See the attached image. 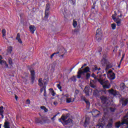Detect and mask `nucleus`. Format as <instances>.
<instances>
[{"label":"nucleus","instance_id":"f257e3e1","mask_svg":"<svg viewBox=\"0 0 128 128\" xmlns=\"http://www.w3.org/2000/svg\"><path fill=\"white\" fill-rule=\"evenodd\" d=\"M97 76L94 77L95 80H97L100 84L103 86L104 88H110V84L108 80H106V74H102L100 72H97Z\"/></svg>","mask_w":128,"mask_h":128},{"label":"nucleus","instance_id":"f03ea898","mask_svg":"<svg viewBox=\"0 0 128 128\" xmlns=\"http://www.w3.org/2000/svg\"><path fill=\"white\" fill-rule=\"evenodd\" d=\"M122 14L120 11H118L117 12H114V14L112 16V18L116 22L118 26H122V20L120 18H122Z\"/></svg>","mask_w":128,"mask_h":128},{"label":"nucleus","instance_id":"7ed1b4c3","mask_svg":"<svg viewBox=\"0 0 128 128\" xmlns=\"http://www.w3.org/2000/svg\"><path fill=\"white\" fill-rule=\"evenodd\" d=\"M88 72H90V68L88 66L83 69V71L80 70L78 71L77 76L78 78H82V74L84 75V74H88Z\"/></svg>","mask_w":128,"mask_h":128},{"label":"nucleus","instance_id":"20e7f679","mask_svg":"<svg viewBox=\"0 0 128 128\" xmlns=\"http://www.w3.org/2000/svg\"><path fill=\"white\" fill-rule=\"evenodd\" d=\"M101 64L102 66H106V70H108V68H112V64L108 62V60H106V58H103L101 60Z\"/></svg>","mask_w":128,"mask_h":128},{"label":"nucleus","instance_id":"39448f33","mask_svg":"<svg viewBox=\"0 0 128 128\" xmlns=\"http://www.w3.org/2000/svg\"><path fill=\"white\" fill-rule=\"evenodd\" d=\"M102 30L98 28L96 31V40L98 42H100V40H102Z\"/></svg>","mask_w":128,"mask_h":128},{"label":"nucleus","instance_id":"423d86ee","mask_svg":"<svg viewBox=\"0 0 128 128\" xmlns=\"http://www.w3.org/2000/svg\"><path fill=\"white\" fill-rule=\"evenodd\" d=\"M38 84L40 86H44L48 84V80L44 79L42 80V78H40L38 80Z\"/></svg>","mask_w":128,"mask_h":128},{"label":"nucleus","instance_id":"0eeeda50","mask_svg":"<svg viewBox=\"0 0 128 128\" xmlns=\"http://www.w3.org/2000/svg\"><path fill=\"white\" fill-rule=\"evenodd\" d=\"M108 91L110 94H112V96H118V94H120V92H118L114 89L109 90Z\"/></svg>","mask_w":128,"mask_h":128},{"label":"nucleus","instance_id":"6e6552de","mask_svg":"<svg viewBox=\"0 0 128 128\" xmlns=\"http://www.w3.org/2000/svg\"><path fill=\"white\" fill-rule=\"evenodd\" d=\"M108 76L110 80H114V78H116V74L110 71H109V73L108 74Z\"/></svg>","mask_w":128,"mask_h":128},{"label":"nucleus","instance_id":"1a4fd4ad","mask_svg":"<svg viewBox=\"0 0 128 128\" xmlns=\"http://www.w3.org/2000/svg\"><path fill=\"white\" fill-rule=\"evenodd\" d=\"M93 116H100V112L96 109H93L92 111Z\"/></svg>","mask_w":128,"mask_h":128},{"label":"nucleus","instance_id":"9d476101","mask_svg":"<svg viewBox=\"0 0 128 128\" xmlns=\"http://www.w3.org/2000/svg\"><path fill=\"white\" fill-rule=\"evenodd\" d=\"M6 52H6L5 54L6 56H8V54H12V46H9L8 47Z\"/></svg>","mask_w":128,"mask_h":128},{"label":"nucleus","instance_id":"9b49d317","mask_svg":"<svg viewBox=\"0 0 128 128\" xmlns=\"http://www.w3.org/2000/svg\"><path fill=\"white\" fill-rule=\"evenodd\" d=\"M86 96H90V86H86L84 90Z\"/></svg>","mask_w":128,"mask_h":128},{"label":"nucleus","instance_id":"f8f14e48","mask_svg":"<svg viewBox=\"0 0 128 128\" xmlns=\"http://www.w3.org/2000/svg\"><path fill=\"white\" fill-rule=\"evenodd\" d=\"M30 30L32 34H34V32L36 30V26H29Z\"/></svg>","mask_w":128,"mask_h":128},{"label":"nucleus","instance_id":"ddd939ff","mask_svg":"<svg viewBox=\"0 0 128 128\" xmlns=\"http://www.w3.org/2000/svg\"><path fill=\"white\" fill-rule=\"evenodd\" d=\"M121 102H122V106H126L128 104V100L124 98H122L121 99Z\"/></svg>","mask_w":128,"mask_h":128},{"label":"nucleus","instance_id":"4468645a","mask_svg":"<svg viewBox=\"0 0 128 128\" xmlns=\"http://www.w3.org/2000/svg\"><path fill=\"white\" fill-rule=\"evenodd\" d=\"M90 118L89 117L86 116V120H85V122L84 124V128H86V126H88V124H90Z\"/></svg>","mask_w":128,"mask_h":128},{"label":"nucleus","instance_id":"2eb2a0df","mask_svg":"<svg viewBox=\"0 0 128 128\" xmlns=\"http://www.w3.org/2000/svg\"><path fill=\"white\" fill-rule=\"evenodd\" d=\"M72 102H74V98H66V102L68 104Z\"/></svg>","mask_w":128,"mask_h":128},{"label":"nucleus","instance_id":"dca6fc26","mask_svg":"<svg viewBox=\"0 0 128 128\" xmlns=\"http://www.w3.org/2000/svg\"><path fill=\"white\" fill-rule=\"evenodd\" d=\"M16 40L20 42V44H22V39H20V33L17 34V36L16 37Z\"/></svg>","mask_w":128,"mask_h":128},{"label":"nucleus","instance_id":"f3484780","mask_svg":"<svg viewBox=\"0 0 128 128\" xmlns=\"http://www.w3.org/2000/svg\"><path fill=\"white\" fill-rule=\"evenodd\" d=\"M72 120L70 118H68L67 120H66L64 122V124H72Z\"/></svg>","mask_w":128,"mask_h":128},{"label":"nucleus","instance_id":"a211bd4d","mask_svg":"<svg viewBox=\"0 0 128 128\" xmlns=\"http://www.w3.org/2000/svg\"><path fill=\"white\" fill-rule=\"evenodd\" d=\"M92 72H96V70H100V68H98L97 66H93L92 68Z\"/></svg>","mask_w":128,"mask_h":128},{"label":"nucleus","instance_id":"6ab92c4d","mask_svg":"<svg viewBox=\"0 0 128 128\" xmlns=\"http://www.w3.org/2000/svg\"><path fill=\"white\" fill-rule=\"evenodd\" d=\"M48 16H50V11H45L44 20H48Z\"/></svg>","mask_w":128,"mask_h":128},{"label":"nucleus","instance_id":"aec40b11","mask_svg":"<svg viewBox=\"0 0 128 128\" xmlns=\"http://www.w3.org/2000/svg\"><path fill=\"white\" fill-rule=\"evenodd\" d=\"M0 114L2 116V118H4V106H1L0 107Z\"/></svg>","mask_w":128,"mask_h":128},{"label":"nucleus","instance_id":"412c9836","mask_svg":"<svg viewBox=\"0 0 128 128\" xmlns=\"http://www.w3.org/2000/svg\"><path fill=\"white\" fill-rule=\"evenodd\" d=\"M102 90H100V91L98 90H96L94 92V96H100V92H102Z\"/></svg>","mask_w":128,"mask_h":128},{"label":"nucleus","instance_id":"4be33fe9","mask_svg":"<svg viewBox=\"0 0 128 128\" xmlns=\"http://www.w3.org/2000/svg\"><path fill=\"white\" fill-rule=\"evenodd\" d=\"M126 84H124V83L122 82L120 84V88L121 90H124L126 88Z\"/></svg>","mask_w":128,"mask_h":128},{"label":"nucleus","instance_id":"5701e85b","mask_svg":"<svg viewBox=\"0 0 128 128\" xmlns=\"http://www.w3.org/2000/svg\"><path fill=\"white\" fill-rule=\"evenodd\" d=\"M4 128H10V122L6 121L4 123Z\"/></svg>","mask_w":128,"mask_h":128},{"label":"nucleus","instance_id":"b1692460","mask_svg":"<svg viewBox=\"0 0 128 128\" xmlns=\"http://www.w3.org/2000/svg\"><path fill=\"white\" fill-rule=\"evenodd\" d=\"M68 118V116H62L61 117V119L64 122H66Z\"/></svg>","mask_w":128,"mask_h":128},{"label":"nucleus","instance_id":"393cba45","mask_svg":"<svg viewBox=\"0 0 128 128\" xmlns=\"http://www.w3.org/2000/svg\"><path fill=\"white\" fill-rule=\"evenodd\" d=\"M68 118V116H62L61 117V119L64 122H66Z\"/></svg>","mask_w":128,"mask_h":128},{"label":"nucleus","instance_id":"a878e982","mask_svg":"<svg viewBox=\"0 0 128 128\" xmlns=\"http://www.w3.org/2000/svg\"><path fill=\"white\" fill-rule=\"evenodd\" d=\"M50 4H46L45 11L50 12Z\"/></svg>","mask_w":128,"mask_h":128},{"label":"nucleus","instance_id":"bb28decb","mask_svg":"<svg viewBox=\"0 0 128 128\" xmlns=\"http://www.w3.org/2000/svg\"><path fill=\"white\" fill-rule=\"evenodd\" d=\"M100 100H102L103 104L106 102V98L104 96H101Z\"/></svg>","mask_w":128,"mask_h":128},{"label":"nucleus","instance_id":"cd10ccee","mask_svg":"<svg viewBox=\"0 0 128 128\" xmlns=\"http://www.w3.org/2000/svg\"><path fill=\"white\" fill-rule=\"evenodd\" d=\"M2 62H4L6 68H8V63H6V62L4 61V60H0V64H2Z\"/></svg>","mask_w":128,"mask_h":128},{"label":"nucleus","instance_id":"c85d7f7f","mask_svg":"<svg viewBox=\"0 0 128 128\" xmlns=\"http://www.w3.org/2000/svg\"><path fill=\"white\" fill-rule=\"evenodd\" d=\"M82 98H83V100H84V102H85L86 104H88V106H90V101L86 100V97H84V96H82Z\"/></svg>","mask_w":128,"mask_h":128},{"label":"nucleus","instance_id":"c756f323","mask_svg":"<svg viewBox=\"0 0 128 128\" xmlns=\"http://www.w3.org/2000/svg\"><path fill=\"white\" fill-rule=\"evenodd\" d=\"M46 86H40V92H42L43 90H46Z\"/></svg>","mask_w":128,"mask_h":128},{"label":"nucleus","instance_id":"7c9ffc66","mask_svg":"<svg viewBox=\"0 0 128 128\" xmlns=\"http://www.w3.org/2000/svg\"><path fill=\"white\" fill-rule=\"evenodd\" d=\"M35 122L36 124H40V122H42V119L40 118H36L35 120Z\"/></svg>","mask_w":128,"mask_h":128},{"label":"nucleus","instance_id":"2f4dec72","mask_svg":"<svg viewBox=\"0 0 128 128\" xmlns=\"http://www.w3.org/2000/svg\"><path fill=\"white\" fill-rule=\"evenodd\" d=\"M8 62L9 64H10V66H12L13 64V62H12V58H8Z\"/></svg>","mask_w":128,"mask_h":128},{"label":"nucleus","instance_id":"473e14b6","mask_svg":"<svg viewBox=\"0 0 128 128\" xmlns=\"http://www.w3.org/2000/svg\"><path fill=\"white\" fill-rule=\"evenodd\" d=\"M40 108H41V110H44V112H48V108H46V106H41Z\"/></svg>","mask_w":128,"mask_h":128},{"label":"nucleus","instance_id":"72a5a7b5","mask_svg":"<svg viewBox=\"0 0 128 128\" xmlns=\"http://www.w3.org/2000/svg\"><path fill=\"white\" fill-rule=\"evenodd\" d=\"M90 88H94V90L96 88V86L94 84L92 83V81H90Z\"/></svg>","mask_w":128,"mask_h":128},{"label":"nucleus","instance_id":"f704fd0d","mask_svg":"<svg viewBox=\"0 0 128 128\" xmlns=\"http://www.w3.org/2000/svg\"><path fill=\"white\" fill-rule=\"evenodd\" d=\"M50 90H51L52 96H56V92H54V89L50 88Z\"/></svg>","mask_w":128,"mask_h":128},{"label":"nucleus","instance_id":"c9c22d12","mask_svg":"<svg viewBox=\"0 0 128 128\" xmlns=\"http://www.w3.org/2000/svg\"><path fill=\"white\" fill-rule=\"evenodd\" d=\"M73 26L74 28H76V26H78V22L74 20H73Z\"/></svg>","mask_w":128,"mask_h":128},{"label":"nucleus","instance_id":"e433bc0d","mask_svg":"<svg viewBox=\"0 0 128 128\" xmlns=\"http://www.w3.org/2000/svg\"><path fill=\"white\" fill-rule=\"evenodd\" d=\"M6 29H3L2 30V36H6Z\"/></svg>","mask_w":128,"mask_h":128},{"label":"nucleus","instance_id":"4c0bfd02","mask_svg":"<svg viewBox=\"0 0 128 128\" xmlns=\"http://www.w3.org/2000/svg\"><path fill=\"white\" fill-rule=\"evenodd\" d=\"M116 24H111V28H112V30H116Z\"/></svg>","mask_w":128,"mask_h":128},{"label":"nucleus","instance_id":"58836bf2","mask_svg":"<svg viewBox=\"0 0 128 128\" xmlns=\"http://www.w3.org/2000/svg\"><path fill=\"white\" fill-rule=\"evenodd\" d=\"M90 78V73H86V79L88 80Z\"/></svg>","mask_w":128,"mask_h":128},{"label":"nucleus","instance_id":"ea45409f","mask_svg":"<svg viewBox=\"0 0 128 128\" xmlns=\"http://www.w3.org/2000/svg\"><path fill=\"white\" fill-rule=\"evenodd\" d=\"M30 72L31 74V76H36V72H34V70H30Z\"/></svg>","mask_w":128,"mask_h":128},{"label":"nucleus","instance_id":"a19ab883","mask_svg":"<svg viewBox=\"0 0 128 128\" xmlns=\"http://www.w3.org/2000/svg\"><path fill=\"white\" fill-rule=\"evenodd\" d=\"M35 76H31V80L32 83H34V80H36V78L34 77Z\"/></svg>","mask_w":128,"mask_h":128},{"label":"nucleus","instance_id":"79ce46f5","mask_svg":"<svg viewBox=\"0 0 128 128\" xmlns=\"http://www.w3.org/2000/svg\"><path fill=\"white\" fill-rule=\"evenodd\" d=\"M112 123H110V122H108V124H107V127L108 128H112Z\"/></svg>","mask_w":128,"mask_h":128},{"label":"nucleus","instance_id":"37998d69","mask_svg":"<svg viewBox=\"0 0 128 128\" xmlns=\"http://www.w3.org/2000/svg\"><path fill=\"white\" fill-rule=\"evenodd\" d=\"M60 82L59 84H57V88L60 90H62V86H60Z\"/></svg>","mask_w":128,"mask_h":128},{"label":"nucleus","instance_id":"c03bdc74","mask_svg":"<svg viewBox=\"0 0 128 128\" xmlns=\"http://www.w3.org/2000/svg\"><path fill=\"white\" fill-rule=\"evenodd\" d=\"M70 2L72 4H76V0H70Z\"/></svg>","mask_w":128,"mask_h":128},{"label":"nucleus","instance_id":"a18cd8bd","mask_svg":"<svg viewBox=\"0 0 128 128\" xmlns=\"http://www.w3.org/2000/svg\"><path fill=\"white\" fill-rule=\"evenodd\" d=\"M96 128H102V126L100 124H99L96 126Z\"/></svg>","mask_w":128,"mask_h":128},{"label":"nucleus","instance_id":"49530a36","mask_svg":"<svg viewBox=\"0 0 128 128\" xmlns=\"http://www.w3.org/2000/svg\"><path fill=\"white\" fill-rule=\"evenodd\" d=\"M102 50V47H98V52H100Z\"/></svg>","mask_w":128,"mask_h":128},{"label":"nucleus","instance_id":"de8ad7c7","mask_svg":"<svg viewBox=\"0 0 128 128\" xmlns=\"http://www.w3.org/2000/svg\"><path fill=\"white\" fill-rule=\"evenodd\" d=\"M110 112H114V110H116V109L114 108H110Z\"/></svg>","mask_w":128,"mask_h":128},{"label":"nucleus","instance_id":"09e8293b","mask_svg":"<svg viewBox=\"0 0 128 128\" xmlns=\"http://www.w3.org/2000/svg\"><path fill=\"white\" fill-rule=\"evenodd\" d=\"M84 68V67L83 66H82L81 67V68H80L78 69V72H80V70H81V72H82V71H83L82 68Z\"/></svg>","mask_w":128,"mask_h":128},{"label":"nucleus","instance_id":"8fccbe9b","mask_svg":"<svg viewBox=\"0 0 128 128\" xmlns=\"http://www.w3.org/2000/svg\"><path fill=\"white\" fill-rule=\"evenodd\" d=\"M54 106H58V102L57 101H55V102H54Z\"/></svg>","mask_w":128,"mask_h":128},{"label":"nucleus","instance_id":"3c124183","mask_svg":"<svg viewBox=\"0 0 128 128\" xmlns=\"http://www.w3.org/2000/svg\"><path fill=\"white\" fill-rule=\"evenodd\" d=\"M113 120H112V118H110V120H109V121H108V122H110V123H111V124H112V122H113Z\"/></svg>","mask_w":128,"mask_h":128},{"label":"nucleus","instance_id":"603ef678","mask_svg":"<svg viewBox=\"0 0 128 128\" xmlns=\"http://www.w3.org/2000/svg\"><path fill=\"white\" fill-rule=\"evenodd\" d=\"M44 96H46V90L44 91Z\"/></svg>","mask_w":128,"mask_h":128},{"label":"nucleus","instance_id":"864d4df0","mask_svg":"<svg viewBox=\"0 0 128 128\" xmlns=\"http://www.w3.org/2000/svg\"><path fill=\"white\" fill-rule=\"evenodd\" d=\"M64 96H66V98H68V96H70V95H69L68 94H66L64 95Z\"/></svg>","mask_w":128,"mask_h":128},{"label":"nucleus","instance_id":"5fc2aeb1","mask_svg":"<svg viewBox=\"0 0 128 128\" xmlns=\"http://www.w3.org/2000/svg\"><path fill=\"white\" fill-rule=\"evenodd\" d=\"M60 54V52H54L53 54H54H54Z\"/></svg>","mask_w":128,"mask_h":128},{"label":"nucleus","instance_id":"6e6d98bb","mask_svg":"<svg viewBox=\"0 0 128 128\" xmlns=\"http://www.w3.org/2000/svg\"><path fill=\"white\" fill-rule=\"evenodd\" d=\"M26 102H28V104H30V100H27Z\"/></svg>","mask_w":128,"mask_h":128},{"label":"nucleus","instance_id":"4d7b16f0","mask_svg":"<svg viewBox=\"0 0 128 128\" xmlns=\"http://www.w3.org/2000/svg\"><path fill=\"white\" fill-rule=\"evenodd\" d=\"M94 4H93V5H92V9H94V6H95Z\"/></svg>","mask_w":128,"mask_h":128},{"label":"nucleus","instance_id":"13d9d810","mask_svg":"<svg viewBox=\"0 0 128 128\" xmlns=\"http://www.w3.org/2000/svg\"><path fill=\"white\" fill-rule=\"evenodd\" d=\"M56 115L54 116L51 119L54 120V118H56Z\"/></svg>","mask_w":128,"mask_h":128},{"label":"nucleus","instance_id":"bf43d9fd","mask_svg":"<svg viewBox=\"0 0 128 128\" xmlns=\"http://www.w3.org/2000/svg\"><path fill=\"white\" fill-rule=\"evenodd\" d=\"M54 54H52L51 56H50V58H52L54 57Z\"/></svg>","mask_w":128,"mask_h":128},{"label":"nucleus","instance_id":"052dcab7","mask_svg":"<svg viewBox=\"0 0 128 128\" xmlns=\"http://www.w3.org/2000/svg\"><path fill=\"white\" fill-rule=\"evenodd\" d=\"M88 66V64H84V65H82L83 66Z\"/></svg>","mask_w":128,"mask_h":128},{"label":"nucleus","instance_id":"680f3d73","mask_svg":"<svg viewBox=\"0 0 128 128\" xmlns=\"http://www.w3.org/2000/svg\"><path fill=\"white\" fill-rule=\"evenodd\" d=\"M123 60H124V56H122V58L120 60V62H122V61Z\"/></svg>","mask_w":128,"mask_h":128},{"label":"nucleus","instance_id":"e2e57ef3","mask_svg":"<svg viewBox=\"0 0 128 128\" xmlns=\"http://www.w3.org/2000/svg\"><path fill=\"white\" fill-rule=\"evenodd\" d=\"M92 76H93V78H94V74H92Z\"/></svg>","mask_w":128,"mask_h":128},{"label":"nucleus","instance_id":"0e129e2a","mask_svg":"<svg viewBox=\"0 0 128 128\" xmlns=\"http://www.w3.org/2000/svg\"><path fill=\"white\" fill-rule=\"evenodd\" d=\"M15 98H16V99L17 100V98H18V96H15Z\"/></svg>","mask_w":128,"mask_h":128},{"label":"nucleus","instance_id":"69168bd1","mask_svg":"<svg viewBox=\"0 0 128 128\" xmlns=\"http://www.w3.org/2000/svg\"><path fill=\"white\" fill-rule=\"evenodd\" d=\"M76 92H78V90H76Z\"/></svg>","mask_w":128,"mask_h":128},{"label":"nucleus","instance_id":"338daca9","mask_svg":"<svg viewBox=\"0 0 128 128\" xmlns=\"http://www.w3.org/2000/svg\"><path fill=\"white\" fill-rule=\"evenodd\" d=\"M0 128H2V124H0Z\"/></svg>","mask_w":128,"mask_h":128},{"label":"nucleus","instance_id":"774afa93","mask_svg":"<svg viewBox=\"0 0 128 128\" xmlns=\"http://www.w3.org/2000/svg\"><path fill=\"white\" fill-rule=\"evenodd\" d=\"M2 57H0V60H2Z\"/></svg>","mask_w":128,"mask_h":128}]
</instances>
